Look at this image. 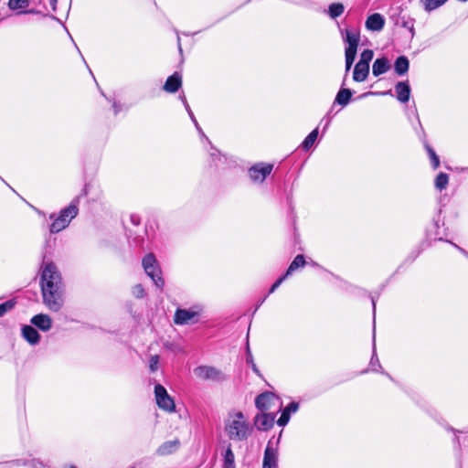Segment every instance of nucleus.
Returning a JSON list of instances; mask_svg holds the SVG:
<instances>
[{
    "mask_svg": "<svg viewBox=\"0 0 468 468\" xmlns=\"http://www.w3.org/2000/svg\"><path fill=\"white\" fill-rule=\"evenodd\" d=\"M224 431L230 440L239 441L250 436L252 428L241 411H235L227 417Z\"/></svg>",
    "mask_w": 468,
    "mask_h": 468,
    "instance_id": "obj_1",
    "label": "nucleus"
},
{
    "mask_svg": "<svg viewBox=\"0 0 468 468\" xmlns=\"http://www.w3.org/2000/svg\"><path fill=\"white\" fill-rule=\"evenodd\" d=\"M41 292L43 303L50 311L58 312L62 308L64 303V285H42Z\"/></svg>",
    "mask_w": 468,
    "mask_h": 468,
    "instance_id": "obj_2",
    "label": "nucleus"
},
{
    "mask_svg": "<svg viewBox=\"0 0 468 468\" xmlns=\"http://www.w3.org/2000/svg\"><path fill=\"white\" fill-rule=\"evenodd\" d=\"M78 206L76 204H70L69 207L63 208L59 215L54 218V221L50 225L49 230L51 233H58L66 229L78 215Z\"/></svg>",
    "mask_w": 468,
    "mask_h": 468,
    "instance_id": "obj_3",
    "label": "nucleus"
},
{
    "mask_svg": "<svg viewBox=\"0 0 468 468\" xmlns=\"http://www.w3.org/2000/svg\"><path fill=\"white\" fill-rule=\"evenodd\" d=\"M143 267L146 274L153 280L156 287L162 289L165 285V281L161 276V269L153 253H149L143 259Z\"/></svg>",
    "mask_w": 468,
    "mask_h": 468,
    "instance_id": "obj_4",
    "label": "nucleus"
},
{
    "mask_svg": "<svg viewBox=\"0 0 468 468\" xmlns=\"http://www.w3.org/2000/svg\"><path fill=\"white\" fill-rule=\"evenodd\" d=\"M46 284L53 286L63 285L61 275L57 266L51 261H46L42 265L40 285L46 286Z\"/></svg>",
    "mask_w": 468,
    "mask_h": 468,
    "instance_id": "obj_5",
    "label": "nucleus"
},
{
    "mask_svg": "<svg viewBox=\"0 0 468 468\" xmlns=\"http://www.w3.org/2000/svg\"><path fill=\"white\" fill-rule=\"evenodd\" d=\"M360 36L356 31L346 30V41L348 46L346 48V71L348 72L356 56Z\"/></svg>",
    "mask_w": 468,
    "mask_h": 468,
    "instance_id": "obj_6",
    "label": "nucleus"
},
{
    "mask_svg": "<svg viewBox=\"0 0 468 468\" xmlns=\"http://www.w3.org/2000/svg\"><path fill=\"white\" fill-rule=\"evenodd\" d=\"M154 395L156 403L160 409L168 412L175 410L176 404L174 399L168 395L166 389L162 385H155Z\"/></svg>",
    "mask_w": 468,
    "mask_h": 468,
    "instance_id": "obj_7",
    "label": "nucleus"
},
{
    "mask_svg": "<svg viewBox=\"0 0 468 468\" xmlns=\"http://www.w3.org/2000/svg\"><path fill=\"white\" fill-rule=\"evenodd\" d=\"M194 373L203 380L222 381L225 379L223 372L214 367L200 366L194 369Z\"/></svg>",
    "mask_w": 468,
    "mask_h": 468,
    "instance_id": "obj_8",
    "label": "nucleus"
},
{
    "mask_svg": "<svg viewBox=\"0 0 468 468\" xmlns=\"http://www.w3.org/2000/svg\"><path fill=\"white\" fill-rule=\"evenodd\" d=\"M272 168L273 165L271 164H257L250 169V177L254 182L261 183L271 174Z\"/></svg>",
    "mask_w": 468,
    "mask_h": 468,
    "instance_id": "obj_9",
    "label": "nucleus"
},
{
    "mask_svg": "<svg viewBox=\"0 0 468 468\" xmlns=\"http://www.w3.org/2000/svg\"><path fill=\"white\" fill-rule=\"evenodd\" d=\"M274 420V414H269L265 411H261V413L256 415L254 424L258 430L267 431L273 426Z\"/></svg>",
    "mask_w": 468,
    "mask_h": 468,
    "instance_id": "obj_10",
    "label": "nucleus"
},
{
    "mask_svg": "<svg viewBox=\"0 0 468 468\" xmlns=\"http://www.w3.org/2000/svg\"><path fill=\"white\" fill-rule=\"evenodd\" d=\"M276 400L277 398L272 393L265 392L256 398L255 404L261 411H267Z\"/></svg>",
    "mask_w": 468,
    "mask_h": 468,
    "instance_id": "obj_11",
    "label": "nucleus"
},
{
    "mask_svg": "<svg viewBox=\"0 0 468 468\" xmlns=\"http://www.w3.org/2000/svg\"><path fill=\"white\" fill-rule=\"evenodd\" d=\"M197 314L194 311L177 309L175 314L174 321L176 324H187L193 322Z\"/></svg>",
    "mask_w": 468,
    "mask_h": 468,
    "instance_id": "obj_12",
    "label": "nucleus"
},
{
    "mask_svg": "<svg viewBox=\"0 0 468 468\" xmlns=\"http://www.w3.org/2000/svg\"><path fill=\"white\" fill-rule=\"evenodd\" d=\"M384 25L385 19L378 13L369 16L366 21L367 28L372 31H380L384 27Z\"/></svg>",
    "mask_w": 468,
    "mask_h": 468,
    "instance_id": "obj_13",
    "label": "nucleus"
},
{
    "mask_svg": "<svg viewBox=\"0 0 468 468\" xmlns=\"http://www.w3.org/2000/svg\"><path fill=\"white\" fill-rule=\"evenodd\" d=\"M31 323L40 330L47 332L52 326V320L48 314H39L31 318Z\"/></svg>",
    "mask_w": 468,
    "mask_h": 468,
    "instance_id": "obj_14",
    "label": "nucleus"
},
{
    "mask_svg": "<svg viewBox=\"0 0 468 468\" xmlns=\"http://www.w3.org/2000/svg\"><path fill=\"white\" fill-rule=\"evenodd\" d=\"M181 76L179 73L176 72L166 80L164 85V90L167 92L174 93L177 91V90L181 87Z\"/></svg>",
    "mask_w": 468,
    "mask_h": 468,
    "instance_id": "obj_15",
    "label": "nucleus"
},
{
    "mask_svg": "<svg viewBox=\"0 0 468 468\" xmlns=\"http://www.w3.org/2000/svg\"><path fill=\"white\" fill-rule=\"evenodd\" d=\"M277 452L270 444L267 446L264 452L262 468H274L277 465Z\"/></svg>",
    "mask_w": 468,
    "mask_h": 468,
    "instance_id": "obj_16",
    "label": "nucleus"
},
{
    "mask_svg": "<svg viewBox=\"0 0 468 468\" xmlns=\"http://www.w3.org/2000/svg\"><path fill=\"white\" fill-rule=\"evenodd\" d=\"M369 73V65L357 62L354 69L353 79L355 81L362 82L366 80Z\"/></svg>",
    "mask_w": 468,
    "mask_h": 468,
    "instance_id": "obj_17",
    "label": "nucleus"
},
{
    "mask_svg": "<svg viewBox=\"0 0 468 468\" xmlns=\"http://www.w3.org/2000/svg\"><path fill=\"white\" fill-rule=\"evenodd\" d=\"M390 69V64L388 58H377L372 66V73L374 76L378 77L385 72H387Z\"/></svg>",
    "mask_w": 468,
    "mask_h": 468,
    "instance_id": "obj_18",
    "label": "nucleus"
},
{
    "mask_svg": "<svg viewBox=\"0 0 468 468\" xmlns=\"http://www.w3.org/2000/svg\"><path fill=\"white\" fill-rule=\"evenodd\" d=\"M22 335L31 345L37 344L40 339V335L38 334V332L30 325L23 326Z\"/></svg>",
    "mask_w": 468,
    "mask_h": 468,
    "instance_id": "obj_19",
    "label": "nucleus"
},
{
    "mask_svg": "<svg viewBox=\"0 0 468 468\" xmlns=\"http://www.w3.org/2000/svg\"><path fill=\"white\" fill-rule=\"evenodd\" d=\"M180 447V441L178 439H174L171 441H165L158 448V453L161 455H167L175 452Z\"/></svg>",
    "mask_w": 468,
    "mask_h": 468,
    "instance_id": "obj_20",
    "label": "nucleus"
},
{
    "mask_svg": "<svg viewBox=\"0 0 468 468\" xmlns=\"http://www.w3.org/2000/svg\"><path fill=\"white\" fill-rule=\"evenodd\" d=\"M397 98L401 102H407L410 99V89L406 82H399L395 87Z\"/></svg>",
    "mask_w": 468,
    "mask_h": 468,
    "instance_id": "obj_21",
    "label": "nucleus"
},
{
    "mask_svg": "<svg viewBox=\"0 0 468 468\" xmlns=\"http://www.w3.org/2000/svg\"><path fill=\"white\" fill-rule=\"evenodd\" d=\"M409 59L405 56H400L395 61V71L399 75H403L409 70Z\"/></svg>",
    "mask_w": 468,
    "mask_h": 468,
    "instance_id": "obj_22",
    "label": "nucleus"
},
{
    "mask_svg": "<svg viewBox=\"0 0 468 468\" xmlns=\"http://www.w3.org/2000/svg\"><path fill=\"white\" fill-rule=\"evenodd\" d=\"M351 96L352 92L349 89H342L338 91L335 97V102L342 106H346L348 104Z\"/></svg>",
    "mask_w": 468,
    "mask_h": 468,
    "instance_id": "obj_23",
    "label": "nucleus"
},
{
    "mask_svg": "<svg viewBox=\"0 0 468 468\" xmlns=\"http://www.w3.org/2000/svg\"><path fill=\"white\" fill-rule=\"evenodd\" d=\"M447 0H420V3L427 12H431L441 6Z\"/></svg>",
    "mask_w": 468,
    "mask_h": 468,
    "instance_id": "obj_24",
    "label": "nucleus"
},
{
    "mask_svg": "<svg viewBox=\"0 0 468 468\" xmlns=\"http://www.w3.org/2000/svg\"><path fill=\"white\" fill-rule=\"evenodd\" d=\"M305 264L304 257L303 255H297L294 260L290 264L289 268L287 269V271L285 273V276H289L291 273H292L295 270H297L300 267H303Z\"/></svg>",
    "mask_w": 468,
    "mask_h": 468,
    "instance_id": "obj_25",
    "label": "nucleus"
},
{
    "mask_svg": "<svg viewBox=\"0 0 468 468\" xmlns=\"http://www.w3.org/2000/svg\"><path fill=\"white\" fill-rule=\"evenodd\" d=\"M317 136H318V129L315 128L314 131H312L308 134V136L303 142V144H302L303 148L305 150L310 149L313 146V144H314V142L316 141Z\"/></svg>",
    "mask_w": 468,
    "mask_h": 468,
    "instance_id": "obj_26",
    "label": "nucleus"
},
{
    "mask_svg": "<svg viewBox=\"0 0 468 468\" xmlns=\"http://www.w3.org/2000/svg\"><path fill=\"white\" fill-rule=\"evenodd\" d=\"M344 5L340 3H334L329 5L328 13L332 18L340 16L344 12Z\"/></svg>",
    "mask_w": 468,
    "mask_h": 468,
    "instance_id": "obj_27",
    "label": "nucleus"
},
{
    "mask_svg": "<svg viewBox=\"0 0 468 468\" xmlns=\"http://www.w3.org/2000/svg\"><path fill=\"white\" fill-rule=\"evenodd\" d=\"M449 182V176L445 173H440L435 179V186L439 190L445 189Z\"/></svg>",
    "mask_w": 468,
    "mask_h": 468,
    "instance_id": "obj_28",
    "label": "nucleus"
},
{
    "mask_svg": "<svg viewBox=\"0 0 468 468\" xmlns=\"http://www.w3.org/2000/svg\"><path fill=\"white\" fill-rule=\"evenodd\" d=\"M235 456L231 449L229 447L224 454L225 468H231L234 465Z\"/></svg>",
    "mask_w": 468,
    "mask_h": 468,
    "instance_id": "obj_29",
    "label": "nucleus"
},
{
    "mask_svg": "<svg viewBox=\"0 0 468 468\" xmlns=\"http://www.w3.org/2000/svg\"><path fill=\"white\" fill-rule=\"evenodd\" d=\"M28 0H9L8 6L12 10H16L28 6Z\"/></svg>",
    "mask_w": 468,
    "mask_h": 468,
    "instance_id": "obj_30",
    "label": "nucleus"
},
{
    "mask_svg": "<svg viewBox=\"0 0 468 468\" xmlns=\"http://www.w3.org/2000/svg\"><path fill=\"white\" fill-rule=\"evenodd\" d=\"M373 56H374V53L371 49H365L361 55H360V59H359V63H365V64H367L369 65V62L372 60L373 58Z\"/></svg>",
    "mask_w": 468,
    "mask_h": 468,
    "instance_id": "obj_31",
    "label": "nucleus"
},
{
    "mask_svg": "<svg viewBox=\"0 0 468 468\" xmlns=\"http://www.w3.org/2000/svg\"><path fill=\"white\" fill-rule=\"evenodd\" d=\"M426 149H427L428 154L431 159L433 168L434 169L438 168L440 165V161H439L437 154L430 146H426Z\"/></svg>",
    "mask_w": 468,
    "mask_h": 468,
    "instance_id": "obj_32",
    "label": "nucleus"
},
{
    "mask_svg": "<svg viewBox=\"0 0 468 468\" xmlns=\"http://www.w3.org/2000/svg\"><path fill=\"white\" fill-rule=\"evenodd\" d=\"M14 307V303L12 301H7L4 303L0 304V317L3 316L7 311L11 310Z\"/></svg>",
    "mask_w": 468,
    "mask_h": 468,
    "instance_id": "obj_33",
    "label": "nucleus"
},
{
    "mask_svg": "<svg viewBox=\"0 0 468 468\" xmlns=\"http://www.w3.org/2000/svg\"><path fill=\"white\" fill-rule=\"evenodd\" d=\"M289 420H290V415L288 414V412H285L283 410L282 415H281V417L277 420V423L280 426H284V425H286L288 423Z\"/></svg>",
    "mask_w": 468,
    "mask_h": 468,
    "instance_id": "obj_34",
    "label": "nucleus"
},
{
    "mask_svg": "<svg viewBox=\"0 0 468 468\" xmlns=\"http://www.w3.org/2000/svg\"><path fill=\"white\" fill-rule=\"evenodd\" d=\"M158 363H159V357L158 356H153L151 358H150V369L151 371H155L157 370L158 368Z\"/></svg>",
    "mask_w": 468,
    "mask_h": 468,
    "instance_id": "obj_35",
    "label": "nucleus"
},
{
    "mask_svg": "<svg viewBox=\"0 0 468 468\" xmlns=\"http://www.w3.org/2000/svg\"><path fill=\"white\" fill-rule=\"evenodd\" d=\"M133 294L138 298L144 297V290L141 284H137L133 287Z\"/></svg>",
    "mask_w": 468,
    "mask_h": 468,
    "instance_id": "obj_36",
    "label": "nucleus"
},
{
    "mask_svg": "<svg viewBox=\"0 0 468 468\" xmlns=\"http://www.w3.org/2000/svg\"><path fill=\"white\" fill-rule=\"evenodd\" d=\"M298 408V403L292 402L284 409V411L288 412V414L291 415V413L296 412Z\"/></svg>",
    "mask_w": 468,
    "mask_h": 468,
    "instance_id": "obj_37",
    "label": "nucleus"
},
{
    "mask_svg": "<svg viewBox=\"0 0 468 468\" xmlns=\"http://www.w3.org/2000/svg\"><path fill=\"white\" fill-rule=\"evenodd\" d=\"M287 276H282L281 277L279 280H277L273 284L272 286L271 287L270 289V293H272L280 285L281 283L283 282V280L286 278Z\"/></svg>",
    "mask_w": 468,
    "mask_h": 468,
    "instance_id": "obj_38",
    "label": "nucleus"
},
{
    "mask_svg": "<svg viewBox=\"0 0 468 468\" xmlns=\"http://www.w3.org/2000/svg\"><path fill=\"white\" fill-rule=\"evenodd\" d=\"M186 110H187V112H188V113H189V115H190V117H191V119H192V121L195 122V125L197 126V129H199V128H198L197 122V120L195 119V117H194V115H193L192 112H191V111H190V109H189V106H188L186 103Z\"/></svg>",
    "mask_w": 468,
    "mask_h": 468,
    "instance_id": "obj_39",
    "label": "nucleus"
},
{
    "mask_svg": "<svg viewBox=\"0 0 468 468\" xmlns=\"http://www.w3.org/2000/svg\"><path fill=\"white\" fill-rule=\"evenodd\" d=\"M57 3V0H50L51 5H55Z\"/></svg>",
    "mask_w": 468,
    "mask_h": 468,
    "instance_id": "obj_40",
    "label": "nucleus"
}]
</instances>
